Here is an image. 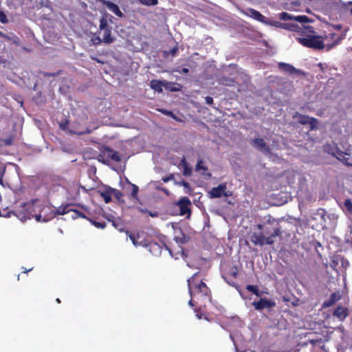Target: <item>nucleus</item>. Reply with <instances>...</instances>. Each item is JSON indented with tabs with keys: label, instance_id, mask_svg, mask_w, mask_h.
I'll return each instance as SVG.
<instances>
[{
	"label": "nucleus",
	"instance_id": "412c9836",
	"mask_svg": "<svg viewBox=\"0 0 352 352\" xmlns=\"http://www.w3.org/2000/svg\"><path fill=\"white\" fill-rule=\"evenodd\" d=\"M74 206V204H68L65 206H60L58 207L54 212V215L52 217L58 215H64L65 214H67L70 212L72 210V206Z\"/></svg>",
	"mask_w": 352,
	"mask_h": 352
},
{
	"label": "nucleus",
	"instance_id": "bb28decb",
	"mask_svg": "<svg viewBox=\"0 0 352 352\" xmlns=\"http://www.w3.org/2000/svg\"><path fill=\"white\" fill-rule=\"evenodd\" d=\"M111 192H112V195L114 196V197L120 203H124V200L123 199V193L120 192V190L113 188L111 190Z\"/></svg>",
	"mask_w": 352,
	"mask_h": 352
},
{
	"label": "nucleus",
	"instance_id": "5fc2aeb1",
	"mask_svg": "<svg viewBox=\"0 0 352 352\" xmlns=\"http://www.w3.org/2000/svg\"><path fill=\"white\" fill-rule=\"evenodd\" d=\"M6 145H11L12 144V138H10L5 140Z\"/></svg>",
	"mask_w": 352,
	"mask_h": 352
},
{
	"label": "nucleus",
	"instance_id": "c03bdc74",
	"mask_svg": "<svg viewBox=\"0 0 352 352\" xmlns=\"http://www.w3.org/2000/svg\"><path fill=\"white\" fill-rule=\"evenodd\" d=\"M258 287L256 286V285H247L246 287H245V289L250 292H252V293H254V292H256L255 290Z\"/></svg>",
	"mask_w": 352,
	"mask_h": 352
},
{
	"label": "nucleus",
	"instance_id": "69168bd1",
	"mask_svg": "<svg viewBox=\"0 0 352 352\" xmlns=\"http://www.w3.org/2000/svg\"><path fill=\"white\" fill-rule=\"evenodd\" d=\"M56 301L57 303H60V302H61L59 298H56Z\"/></svg>",
	"mask_w": 352,
	"mask_h": 352
},
{
	"label": "nucleus",
	"instance_id": "f3484780",
	"mask_svg": "<svg viewBox=\"0 0 352 352\" xmlns=\"http://www.w3.org/2000/svg\"><path fill=\"white\" fill-rule=\"evenodd\" d=\"M104 5L112 12H113L116 16L122 18L124 16L123 13L120 11L119 7L116 3L110 1H104Z\"/></svg>",
	"mask_w": 352,
	"mask_h": 352
},
{
	"label": "nucleus",
	"instance_id": "423d86ee",
	"mask_svg": "<svg viewBox=\"0 0 352 352\" xmlns=\"http://www.w3.org/2000/svg\"><path fill=\"white\" fill-rule=\"evenodd\" d=\"M99 30L103 32L102 41L105 44L112 43L115 38L112 36V27L108 23V21L105 16H102L100 19Z\"/></svg>",
	"mask_w": 352,
	"mask_h": 352
},
{
	"label": "nucleus",
	"instance_id": "c85d7f7f",
	"mask_svg": "<svg viewBox=\"0 0 352 352\" xmlns=\"http://www.w3.org/2000/svg\"><path fill=\"white\" fill-rule=\"evenodd\" d=\"M129 184L132 187V191H131V196L132 198L135 199H137L138 200V192H139V188L137 185L134 184H132L129 182H128Z\"/></svg>",
	"mask_w": 352,
	"mask_h": 352
},
{
	"label": "nucleus",
	"instance_id": "4be33fe9",
	"mask_svg": "<svg viewBox=\"0 0 352 352\" xmlns=\"http://www.w3.org/2000/svg\"><path fill=\"white\" fill-rule=\"evenodd\" d=\"M280 28L291 32H295L298 34L302 28V26H299L298 24L293 23H282L280 25Z\"/></svg>",
	"mask_w": 352,
	"mask_h": 352
},
{
	"label": "nucleus",
	"instance_id": "2f4dec72",
	"mask_svg": "<svg viewBox=\"0 0 352 352\" xmlns=\"http://www.w3.org/2000/svg\"><path fill=\"white\" fill-rule=\"evenodd\" d=\"M88 221L91 223V225L99 229H104L107 226L105 222H99L91 218L88 219Z\"/></svg>",
	"mask_w": 352,
	"mask_h": 352
},
{
	"label": "nucleus",
	"instance_id": "49530a36",
	"mask_svg": "<svg viewBox=\"0 0 352 352\" xmlns=\"http://www.w3.org/2000/svg\"><path fill=\"white\" fill-rule=\"evenodd\" d=\"M341 40H342V37H339V38H338L336 40H335V41H333V43L331 45H327V50H330V49H331L333 46H335V45H338V44L340 43V41Z\"/></svg>",
	"mask_w": 352,
	"mask_h": 352
},
{
	"label": "nucleus",
	"instance_id": "09e8293b",
	"mask_svg": "<svg viewBox=\"0 0 352 352\" xmlns=\"http://www.w3.org/2000/svg\"><path fill=\"white\" fill-rule=\"evenodd\" d=\"M230 275L234 278H236L238 276V270H237V268L236 267H232L231 272H230Z\"/></svg>",
	"mask_w": 352,
	"mask_h": 352
},
{
	"label": "nucleus",
	"instance_id": "a878e982",
	"mask_svg": "<svg viewBox=\"0 0 352 352\" xmlns=\"http://www.w3.org/2000/svg\"><path fill=\"white\" fill-rule=\"evenodd\" d=\"M340 161H341L342 163H344L345 165L348 166H352V164L350 162L349 157H345L346 155H349L346 153H344L342 151H338V155H336L333 154Z\"/></svg>",
	"mask_w": 352,
	"mask_h": 352
},
{
	"label": "nucleus",
	"instance_id": "13d9d810",
	"mask_svg": "<svg viewBox=\"0 0 352 352\" xmlns=\"http://www.w3.org/2000/svg\"><path fill=\"white\" fill-rule=\"evenodd\" d=\"M255 291L256 292H254L253 294H255L256 296L259 297L261 296V292H260L258 288L257 287Z\"/></svg>",
	"mask_w": 352,
	"mask_h": 352
},
{
	"label": "nucleus",
	"instance_id": "0eeeda50",
	"mask_svg": "<svg viewBox=\"0 0 352 352\" xmlns=\"http://www.w3.org/2000/svg\"><path fill=\"white\" fill-rule=\"evenodd\" d=\"M293 118L297 119L298 122L302 125L309 124L311 130H314L317 128L318 121L315 118L309 117L308 116L302 115L298 112H296L293 116Z\"/></svg>",
	"mask_w": 352,
	"mask_h": 352
},
{
	"label": "nucleus",
	"instance_id": "ea45409f",
	"mask_svg": "<svg viewBox=\"0 0 352 352\" xmlns=\"http://www.w3.org/2000/svg\"><path fill=\"white\" fill-rule=\"evenodd\" d=\"M195 298L191 297L190 300L188 301V305L191 307L199 306V307H202L203 306H201V302H197Z\"/></svg>",
	"mask_w": 352,
	"mask_h": 352
},
{
	"label": "nucleus",
	"instance_id": "338daca9",
	"mask_svg": "<svg viewBox=\"0 0 352 352\" xmlns=\"http://www.w3.org/2000/svg\"><path fill=\"white\" fill-rule=\"evenodd\" d=\"M32 269H30L28 270H27L26 269L24 270L23 272L24 273H27L28 272L30 271Z\"/></svg>",
	"mask_w": 352,
	"mask_h": 352
},
{
	"label": "nucleus",
	"instance_id": "9d476101",
	"mask_svg": "<svg viewBox=\"0 0 352 352\" xmlns=\"http://www.w3.org/2000/svg\"><path fill=\"white\" fill-rule=\"evenodd\" d=\"M172 85V83L170 82L162 81L159 80H152L150 82L151 88L157 92L162 91V87H164L166 89L172 91H177L180 90V88H171L168 87V85Z\"/></svg>",
	"mask_w": 352,
	"mask_h": 352
},
{
	"label": "nucleus",
	"instance_id": "7ed1b4c3",
	"mask_svg": "<svg viewBox=\"0 0 352 352\" xmlns=\"http://www.w3.org/2000/svg\"><path fill=\"white\" fill-rule=\"evenodd\" d=\"M47 206L38 199H32L30 201L22 204L20 207L14 211L15 216L21 221L32 219L36 212H41Z\"/></svg>",
	"mask_w": 352,
	"mask_h": 352
},
{
	"label": "nucleus",
	"instance_id": "cd10ccee",
	"mask_svg": "<svg viewBox=\"0 0 352 352\" xmlns=\"http://www.w3.org/2000/svg\"><path fill=\"white\" fill-rule=\"evenodd\" d=\"M74 214L72 215V218L73 219H76L77 218H79V217H81V218H83V219H85L87 220H88V219H89L88 217H87L83 212H80V210H76V209H74L72 208V210L71 211Z\"/></svg>",
	"mask_w": 352,
	"mask_h": 352
},
{
	"label": "nucleus",
	"instance_id": "1a4fd4ad",
	"mask_svg": "<svg viewBox=\"0 0 352 352\" xmlns=\"http://www.w3.org/2000/svg\"><path fill=\"white\" fill-rule=\"evenodd\" d=\"M191 204L190 200L187 197L181 198L176 204L175 206L179 209V215H185L190 214V206Z\"/></svg>",
	"mask_w": 352,
	"mask_h": 352
},
{
	"label": "nucleus",
	"instance_id": "f704fd0d",
	"mask_svg": "<svg viewBox=\"0 0 352 352\" xmlns=\"http://www.w3.org/2000/svg\"><path fill=\"white\" fill-rule=\"evenodd\" d=\"M221 84L226 86H234L236 80L234 78H224L221 79Z\"/></svg>",
	"mask_w": 352,
	"mask_h": 352
},
{
	"label": "nucleus",
	"instance_id": "e433bc0d",
	"mask_svg": "<svg viewBox=\"0 0 352 352\" xmlns=\"http://www.w3.org/2000/svg\"><path fill=\"white\" fill-rule=\"evenodd\" d=\"M141 4L146 6H156L158 3V0H138Z\"/></svg>",
	"mask_w": 352,
	"mask_h": 352
},
{
	"label": "nucleus",
	"instance_id": "39448f33",
	"mask_svg": "<svg viewBox=\"0 0 352 352\" xmlns=\"http://www.w3.org/2000/svg\"><path fill=\"white\" fill-rule=\"evenodd\" d=\"M98 160L104 164H109L110 162H119L122 157L118 151H116L109 146H102L100 149Z\"/></svg>",
	"mask_w": 352,
	"mask_h": 352
},
{
	"label": "nucleus",
	"instance_id": "bf43d9fd",
	"mask_svg": "<svg viewBox=\"0 0 352 352\" xmlns=\"http://www.w3.org/2000/svg\"><path fill=\"white\" fill-rule=\"evenodd\" d=\"M138 210L140 211H141L142 213L148 214V209H143V208H139Z\"/></svg>",
	"mask_w": 352,
	"mask_h": 352
},
{
	"label": "nucleus",
	"instance_id": "9b49d317",
	"mask_svg": "<svg viewBox=\"0 0 352 352\" xmlns=\"http://www.w3.org/2000/svg\"><path fill=\"white\" fill-rule=\"evenodd\" d=\"M253 307L256 310H263L264 309H271L276 306V302L273 300H268L265 298H261L258 301H254Z\"/></svg>",
	"mask_w": 352,
	"mask_h": 352
},
{
	"label": "nucleus",
	"instance_id": "3c124183",
	"mask_svg": "<svg viewBox=\"0 0 352 352\" xmlns=\"http://www.w3.org/2000/svg\"><path fill=\"white\" fill-rule=\"evenodd\" d=\"M178 52V47L177 46L174 47L173 48H172L169 53L173 56H175L176 55V54Z\"/></svg>",
	"mask_w": 352,
	"mask_h": 352
},
{
	"label": "nucleus",
	"instance_id": "6ab92c4d",
	"mask_svg": "<svg viewBox=\"0 0 352 352\" xmlns=\"http://www.w3.org/2000/svg\"><path fill=\"white\" fill-rule=\"evenodd\" d=\"M146 248H148L150 252L154 256H160L162 253V247L154 241H149Z\"/></svg>",
	"mask_w": 352,
	"mask_h": 352
},
{
	"label": "nucleus",
	"instance_id": "5701e85b",
	"mask_svg": "<svg viewBox=\"0 0 352 352\" xmlns=\"http://www.w3.org/2000/svg\"><path fill=\"white\" fill-rule=\"evenodd\" d=\"M340 298V296L337 293H332L328 300L323 302L322 307L327 308L333 306Z\"/></svg>",
	"mask_w": 352,
	"mask_h": 352
},
{
	"label": "nucleus",
	"instance_id": "2eb2a0df",
	"mask_svg": "<svg viewBox=\"0 0 352 352\" xmlns=\"http://www.w3.org/2000/svg\"><path fill=\"white\" fill-rule=\"evenodd\" d=\"M278 68L289 75H299L302 72L301 70L295 68L293 65L280 62L278 64Z\"/></svg>",
	"mask_w": 352,
	"mask_h": 352
},
{
	"label": "nucleus",
	"instance_id": "f257e3e1",
	"mask_svg": "<svg viewBox=\"0 0 352 352\" xmlns=\"http://www.w3.org/2000/svg\"><path fill=\"white\" fill-rule=\"evenodd\" d=\"M187 283L190 297L195 298L197 302H201V306L206 307V303L211 301L212 292L204 281L200 273H195L188 278Z\"/></svg>",
	"mask_w": 352,
	"mask_h": 352
},
{
	"label": "nucleus",
	"instance_id": "7c9ffc66",
	"mask_svg": "<svg viewBox=\"0 0 352 352\" xmlns=\"http://www.w3.org/2000/svg\"><path fill=\"white\" fill-rule=\"evenodd\" d=\"M109 221L112 223V226L115 228H116V229H118V230H120V231L122 230L123 225H122L120 219H116L113 218V219H109Z\"/></svg>",
	"mask_w": 352,
	"mask_h": 352
},
{
	"label": "nucleus",
	"instance_id": "aec40b11",
	"mask_svg": "<svg viewBox=\"0 0 352 352\" xmlns=\"http://www.w3.org/2000/svg\"><path fill=\"white\" fill-rule=\"evenodd\" d=\"M245 14L256 20L260 22H264L265 21V16L261 14V12L258 11L253 9V8H248L247 9L246 12H245Z\"/></svg>",
	"mask_w": 352,
	"mask_h": 352
},
{
	"label": "nucleus",
	"instance_id": "6e6d98bb",
	"mask_svg": "<svg viewBox=\"0 0 352 352\" xmlns=\"http://www.w3.org/2000/svg\"><path fill=\"white\" fill-rule=\"evenodd\" d=\"M281 23H282V22H279V21H274V22L273 23V25H274V26H275V27H276V28H280V24H281Z\"/></svg>",
	"mask_w": 352,
	"mask_h": 352
},
{
	"label": "nucleus",
	"instance_id": "603ef678",
	"mask_svg": "<svg viewBox=\"0 0 352 352\" xmlns=\"http://www.w3.org/2000/svg\"><path fill=\"white\" fill-rule=\"evenodd\" d=\"M322 338H320V339H312V340H310V343L312 344L313 345H316L318 343H320L322 342Z\"/></svg>",
	"mask_w": 352,
	"mask_h": 352
},
{
	"label": "nucleus",
	"instance_id": "0e129e2a",
	"mask_svg": "<svg viewBox=\"0 0 352 352\" xmlns=\"http://www.w3.org/2000/svg\"><path fill=\"white\" fill-rule=\"evenodd\" d=\"M335 36H336L335 33L331 34V38H333Z\"/></svg>",
	"mask_w": 352,
	"mask_h": 352
},
{
	"label": "nucleus",
	"instance_id": "473e14b6",
	"mask_svg": "<svg viewBox=\"0 0 352 352\" xmlns=\"http://www.w3.org/2000/svg\"><path fill=\"white\" fill-rule=\"evenodd\" d=\"M279 19L282 21H292L294 20V16L286 12H283L278 14Z\"/></svg>",
	"mask_w": 352,
	"mask_h": 352
},
{
	"label": "nucleus",
	"instance_id": "b1692460",
	"mask_svg": "<svg viewBox=\"0 0 352 352\" xmlns=\"http://www.w3.org/2000/svg\"><path fill=\"white\" fill-rule=\"evenodd\" d=\"M111 190H112L111 187L107 186V187H105V188L103 191H98L100 197L103 198V199L106 204L110 203L112 200V199H111L112 192H111Z\"/></svg>",
	"mask_w": 352,
	"mask_h": 352
},
{
	"label": "nucleus",
	"instance_id": "dca6fc26",
	"mask_svg": "<svg viewBox=\"0 0 352 352\" xmlns=\"http://www.w3.org/2000/svg\"><path fill=\"white\" fill-rule=\"evenodd\" d=\"M333 316L338 318L340 321H343L349 315V310L346 307L338 306L333 313Z\"/></svg>",
	"mask_w": 352,
	"mask_h": 352
},
{
	"label": "nucleus",
	"instance_id": "4468645a",
	"mask_svg": "<svg viewBox=\"0 0 352 352\" xmlns=\"http://www.w3.org/2000/svg\"><path fill=\"white\" fill-rule=\"evenodd\" d=\"M129 236L130 239L131 240L132 243L135 246H144L146 247L148 241L146 239L144 236V234H133V233H129Z\"/></svg>",
	"mask_w": 352,
	"mask_h": 352
},
{
	"label": "nucleus",
	"instance_id": "37998d69",
	"mask_svg": "<svg viewBox=\"0 0 352 352\" xmlns=\"http://www.w3.org/2000/svg\"><path fill=\"white\" fill-rule=\"evenodd\" d=\"M60 74H61V71L59 70L56 73L45 72L43 74V76L45 77H55V76H58V75H59Z\"/></svg>",
	"mask_w": 352,
	"mask_h": 352
},
{
	"label": "nucleus",
	"instance_id": "20e7f679",
	"mask_svg": "<svg viewBox=\"0 0 352 352\" xmlns=\"http://www.w3.org/2000/svg\"><path fill=\"white\" fill-rule=\"evenodd\" d=\"M270 230L265 228L263 232L259 234L254 232L250 236V240L254 245H259L261 246L263 245H272L274 243V238L276 236L282 237V235L285 233V235L290 236V233H286L285 230H282L280 227H277L273 229V232L267 237L265 236V234H268Z\"/></svg>",
	"mask_w": 352,
	"mask_h": 352
},
{
	"label": "nucleus",
	"instance_id": "ddd939ff",
	"mask_svg": "<svg viewBox=\"0 0 352 352\" xmlns=\"http://www.w3.org/2000/svg\"><path fill=\"white\" fill-rule=\"evenodd\" d=\"M174 240L178 244H186L190 240V236L182 231V228H174Z\"/></svg>",
	"mask_w": 352,
	"mask_h": 352
},
{
	"label": "nucleus",
	"instance_id": "4d7b16f0",
	"mask_svg": "<svg viewBox=\"0 0 352 352\" xmlns=\"http://www.w3.org/2000/svg\"><path fill=\"white\" fill-rule=\"evenodd\" d=\"M148 214L152 217H157V213L155 212H152L151 211L148 210Z\"/></svg>",
	"mask_w": 352,
	"mask_h": 352
},
{
	"label": "nucleus",
	"instance_id": "864d4df0",
	"mask_svg": "<svg viewBox=\"0 0 352 352\" xmlns=\"http://www.w3.org/2000/svg\"><path fill=\"white\" fill-rule=\"evenodd\" d=\"M176 72H178L179 73H181V74H186L189 72V69L186 67H184L181 70L176 69Z\"/></svg>",
	"mask_w": 352,
	"mask_h": 352
},
{
	"label": "nucleus",
	"instance_id": "f8f14e48",
	"mask_svg": "<svg viewBox=\"0 0 352 352\" xmlns=\"http://www.w3.org/2000/svg\"><path fill=\"white\" fill-rule=\"evenodd\" d=\"M251 145L265 154L270 153V147L263 138H254L251 140Z\"/></svg>",
	"mask_w": 352,
	"mask_h": 352
},
{
	"label": "nucleus",
	"instance_id": "72a5a7b5",
	"mask_svg": "<svg viewBox=\"0 0 352 352\" xmlns=\"http://www.w3.org/2000/svg\"><path fill=\"white\" fill-rule=\"evenodd\" d=\"M32 218H35L36 221L38 222H47L51 218L48 217H42L41 212H36L32 216Z\"/></svg>",
	"mask_w": 352,
	"mask_h": 352
},
{
	"label": "nucleus",
	"instance_id": "a19ab883",
	"mask_svg": "<svg viewBox=\"0 0 352 352\" xmlns=\"http://www.w3.org/2000/svg\"><path fill=\"white\" fill-rule=\"evenodd\" d=\"M159 111L162 112L163 114L168 116L175 119V116L171 111H168L166 109H160Z\"/></svg>",
	"mask_w": 352,
	"mask_h": 352
},
{
	"label": "nucleus",
	"instance_id": "c9c22d12",
	"mask_svg": "<svg viewBox=\"0 0 352 352\" xmlns=\"http://www.w3.org/2000/svg\"><path fill=\"white\" fill-rule=\"evenodd\" d=\"M91 41L94 45H99L102 43H103L102 38H101L97 33L94 34V36L91 38Z\"/></svg>",
	"mask_w": 352,
	"mask_h": 352
},
{
	"label": "nucleus",
	"instance_id": "4c0bfd02",
	"mask_svg": "<svg viewBox=\"0 0 352 352\" xmlns=\"http://www.w3.org/2000/svg\"><path fill=\"white\" fill-rule=\"evenodd\" d=\"M177 184H178V185L183 186L186 189V193H188V194L191 193V192L192 190V188L190 187V184L187 182L182 180V181L178 182Z\"/></svg>",
	"mask_w": 352,
	"mask_h": 352
},
{
	"label": "nucleus",
	"instance_id": "e2e57ef3",
	"mask_svg": "<svg viewBox=\"0 0 352 352\" xmlns=\"http://www.w3.org/2000/svg\"><path fill=\"white\" fill-rule=\"evenodd\" d=\"M0 36L2 37H6L5 34H3L2 32L0 31Z\"/></svg>",
	"mask_w": 352,
	"mask_h": 352
},
{
	"label": "nucleus",
	"instance_id": "052dcab7",
	"mask_svg": "<svg viewBox=\"0 0 352 352\" xmlns=\"http://www.w3.org/2000/svg\"><path fill=\"white\" fill-rule=\"evenodd\" d=\"M171 83H172V85H168V87H171V88H177V87H175V85H178V86H179V85H178V84L175 83V82H171Z\"/></svg>",
	"mask_w": 352,
	"mask_h": 352
},
{
	"label": "nucleus",
	"instance_id": "680f3d73",
	"mask_svg": "<svg viewBox=\"0 0 352 352\" xmlns=\"http://www.w3.org/2000/svg\"><path fill=\"white\" fill-rule=\"evenodd\" d=\"M257 228L259 229V230H262L263 229V226L261 224H258L257 225Z\"/></svg>",
	"mask_w": 352,
	"mask_h": 352
},
{
	"label": "nucleus",
	"instance_id": "8fccbe9b",
	"mask_svg": "<svg viewBox=\"0 0 352 352\" xmlns=\"http://www.w3.org/2000/svg\"><path fill=\"white\" fill-rule=\"evenodd\" d=\"M205 101H206V103L209 105H212L213 104V98L210 96H206L205 98Z\"/></svg>",
	"mask_w": 352,
	"mask_h": 352
},
{
	"label": "nucleus",
	"instance_id": "6e6552de",
	"mask_svg": "<svg viewBox=\"0 0 352 352\" xmlns=\"http://www.w3.org/2000/svg\"><path fill=\"white\" fill-rule=\"evenodd\" d=\"M226 183H221L217 187H213L208 192V197L210 199L220 198L222 196L228 197L229 194L226 192Z\"/></svg>",
	"mask_w": 352,
	"mask_h": 352
},
{
	"label": "nucleus",
	"instance_id": "f03ea898",
	"mask_svg": "<svg viewBox=\"0 0 352 352\" xmlns=\"http://www.w3.org/2000/svg\"><path fill=\"white\" fill-rule=\"evenodd\" d=\"M314 28L310 25H302L298 33L302 37H297L296 41L302 46L314 50H323L324 44L322 37L315 35Z\"/></svg>",
	"mask_w": 352,
	"mask_h": 352
},
{
	"label": "nucleus",
	"instance_id": "a211bd4d",
	"mask_svg": "<svg viewBox=\"0 0 352 352\" xmlns=\"http://www.w3.org/2000/svg\"><path fill=\"white\" fill-rule=\"evenodd\" d=\"M179 168H183V175L184 176H190L192 173V169L188 164L185 157H183L178 164Z\"/></svg>",
	"mask_w": 352,
	"mask_h": 352
},
{
	"label": "nucleus",
	"instance_id": "de8ad7c7",
	"mask_svg": "<svg viewBox=\"0 0 352 352\" xmlns=\"http://www.w3.org/2000/svg\"><path fill=\"white\" fill-rule=\"evenodd\" d=\"M68 121L67 120H65V121H62L60 124H59V126L61 129L63 130H66L67 129V125H68Z\"/></svg>",
	"mask_w": 352,
	"mask_h": 352
},
{
	"label": "nucleus",
	"instance_id": "c756f323",
	"mask_svg": "<svg viewBox=\"0 0 352 352\" xmlns=\"http://www.w3.org/2000/svg\"><path fill=\"white\" fill-rule=\"evenodd\" d=\"M294 21L301 23H306L311 21L309 18L306 15L294 16Z\"/></svg>",
	"mask_w": 352,
	"mask_h": 352
},
{
	"label": "nucleus",
	"instance_id": "774afa93",
	"mask_svg": "<svg viewBox=\"0 0 352 352\" xmlns=\"http://www.w3.org/2000/svg\"><path fill=\"white\" fill-rule=\"evenodd\" d=\"M166 248L169 251V252L171 254V251L168 249V247L166 246Z\"/></svg>",
	"mask_w": 352,
	"mask_h": 352
},
{
	"label": "nucleus",
	"instance_id": "a18cd8bd",
	"mask_svg": "<svg viewBox=\"0 0 352 352\" xmlns=\"http://www.w3.org/2000/svg\"><path fill=\"white\" fill-rule=\"evenodd\" d=\"M0 21L2 23H6L8 22V19H7L6 14L1 10H0Z\"/></svg>",
	"mask_w": 352,
	"mask_h": 352
},
{
	"label": "nucleus",
	"instance_id": "58836bf2",
	"mask_svg": "<svg viewBox=\"0 0 352 352\" xmlns=\"http://www.w3.org/2000/svg\"><path fill=\"white\" fill-rule=\"evenodd\" d=\"M344 205L345 206V208H346V210H348V212H349L350 213H352V201L350 199H345L344 202Z\"/></svg>",
	"mask_w": 352,
	"mask_h": 352
},
{
	"label": "nucleus",
	"instance_id": "393cba45",
	"mask_svg": "<svg viewBox=\"0 0 352 352\" xmlns=\"http://www.w3.org/2000/svg\"><path fill=\"white\" fill-rule=\"evenodd\" d=\"M203 160L201 159L197 161V163L195 166L196 171H199L200 170H202L203 172L201 173V175L203 176H205L206 177H210L212 176L211 173L208 172V167L203 165Z\"/></svg>",
	"mask_w": 352,
	"mask_h": 352
},
{
	"label": "nucleus",
	"instance_id": "79ce46f5",
	"mask_svg": "<svg viewBox=\"0 0 352 352\" xmlns=\"http://www.w3.org/2000/svg\"><path fill=\"white\" fill-rule=\"evenodd\" d=\"M175 178V175L173 173H171L169 175L166 176V177H162V181L164 182V183H167L169 181H171V180H173Z\"/></svg>",
	"mask_w": 352,
	"mask_h": 352
}]
</instances>
